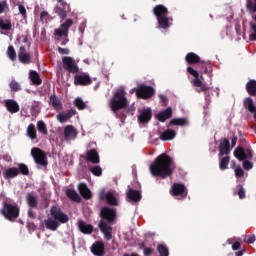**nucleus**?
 Returning a JSON list of instances; mask_svg holds the SVG:
<instances>
[{"label": "nucleus", "mask_w": 256, "mask_h": 256, "mask_svg": "<svg viewBox=\"0 0 256 256\" xmlns=\"http://www.w3.org/2000/svg\"><path fill=\"white\" fill-rule=\"evenodd\" d=\"M150 173L154 177H162V179L169 177L173 173V160L167 154L159 155L150 165Z\"/></svg>", "instance_id": "f257e3e1"}, {"label": "nucleus", "mask_w": 256, "mask_h": 256, "mask_svg": "<svg viewBox=\"0 0 256 256\" xmlns=\"http://www.w3.org/2000/svg\"><path fill=\"white\" fill-rule=\"evenodd\" d=\"M69 221V217L65 213L61 211V209L57 206H54L50 210V215L48 219L44 221L46 229H50V231H57V227H59V223H67Z\"/></svg>", "instance_id": "f03ea898"}, {"label": "nucleus", "mask_w": 256, "mask_h": 256, "mask_svg": "<svg viewBox=\"0 0 256 256\" xmlns=\"http://www.w3.org/2000/svg\"><path fill=\"white\" fill-rule=\"evenodd\" d=\"M126 95L127 92H125L124 87H120L118 90H116L110 100V109H112L114 112L120 111V109H125L129 103Z\"/></svg>", "instance_id": "7ed1b4c3"}, {"label": "nucleus", "mask_w": 256, "mask_h": 256, "mask_svg": "<svg viewBox=\"0 0 256 256\" xmlns=\"http://www.w3.org/2000/svg\"><path fill=\"white\" fill-rule=\"evenodd\" d=\"M73 25V20L67 19L64 23L60 25L59 28L54 30V37H56V41L59 43L61 39H65L61 42V45H67V37H69V29Z\"/></svg>", "instance_id": "20e7f679"}, {"label": "nucleus", "mask_w": 256, "mask_h": 256, "mask_svg": "<svg viewBox=\"0 0 256 256\" xmlns=\"http://www.w3.org/2000/svg\"><path fill=\"white\" fill-rule=\"evenodd\" d=\"M167 9L163 5H157L154 8V14L157 16L159 26L162 29L169 27V18H167Z\"/></svg>", "instance_id": "39448f33"}, {"label": "nucleus", "mask_w": 256, "mask_h": 256, "mask_svg": "<svg viewBox=\"0 0 256 256\" xmlns=\"http://www.w3.org/2000/svg\"><path fill=\"white\" fill-rule=\"evenodd\" d=\"M2 213L6 219L13 221V219H17V217H19V207L9 202H5Z\"/></svg>", "instance_id": "423d86ee"}, {"label": "nucleus", "mask_w": 256, "mask_h": 256, "mask_svg": "<svg viewBox=\"0 0 256 256\" xmlns=\"http://www.w3.org/2000/svg\"><path fill=\"white\" fill-rule=\"evenodd\" d=\"M187 71L192 75V77H194V80L192 81V85L194 87H199V91H207L209 89L205 84H203V76H199V72L192 67H188Z\"/></svg>", "instance_id": "0eeeda50"}, {"label": "nucleus", "mask_w": 256, "mask_h": 256, "mask_svg": "<svg viewBox=\"0 0 256 256\" xmlns=\"http://www.w3.org/2000/svg\"><path fill=\"white\" fill-rule=\"evenodd\" d=\"M31 155L37 165H42L43 167L47 165V156L45 155V152H43L41 149L32 148Z\"/></svg>", "instance_id": "6e6552de"}, {"label": "nucleus", "mask_w": 256, "mask_h": 256, "mask_svg": "<svg viewBox=\"0 0 256 256\" xmlns=\"http://www.w3.org/2000/svg\"><path fill=\"white\" fill-rule=\"evenodd\" d=\"M155 93V90L149 86H139L136 90V96L139 99H150V97H153V94Z\"/></svg>", "instance_id": "1a4fd4ad"}, {"label": "nucleus", "mask_w": 256, "mask_h": 256, "mask_svg": "<svg viewBox=\"0 0 256 256\" xmlns=\"http://www.w3.org/2000/svg\"><path fill=\"white\" fill-rule=\"evenodd\" d=\"M234 157L238 161H245V159H251L253 157V152L249 149L245 150L242 147H238L234 150Z\"/></svg>", "instance_id": "9d476101"}, {"label": "nucleus", "mask_w": 256, "mask_h": 256, "mask_svg": "<svg viewBox=\"0 0 256 256\" xmlns=\"http://www.w3.org/2000/svg\"><path fill=\"white\" fill-rule=\"evenodd\" d=\"M62 63L65 67V69H67V71H69L70 73H78L79 72V67H77V63H75V60H73V58L66 56L62 58Z\"/></svg>", "instance_id": "9b49d317"}, {"label": "nucleus", "mask_w": 256, "mask_h": 256, "mask_svg": "<svg viewBox=\"0 0 256 256\" xmlns=\"http://www.w3.org/2000/svg\"><path fill=\"white\" fill-rule=\"evenodd\" d=\"M100 198L105 199L108 205L117 206L119 201L117 200V194L113 192H106L104 190L100 191Z\"/></svg>", "instance_id": "f8f14e48"}, {"label": "nucleus", "mask_w": 256, "mask_h": 256, "mask_svg": "<svg viewBox=\"0 0 256 256\" xmlns=\"http://www.w3.org/2000/svg\"><path fill=\"white\" fill-rule=\"evenodd\" d=\"M78 134L79 132H77V128L73 125H66L64 127V138L66 141H73L77 139Z\"/></svg>", "instance_id": "ddd939ff"}, {"label": "nucleus", "mask_w": 256, "mask_h": 256, "mask_svg": "<svg viewBox=\"0 0 256 256\" xmlns=\"http://www.w3.org/2000/svg\"><path fill=\"white\" fill-rule=\"evenodd\" d=\"M75 85H91V76L86 73L78 74L74 77Z\"/></svg>", "instance_id": "4468645a"}, {"label": "nucleus", "mask_w": 256, "mask_h": 256, "mask_svg": "<svg viewBox=\"0 0 256 256\" xmlns=\"http://www.w3.org/2000/svg\"><path fill=\"white\" fill-rule=\"evenodd\" d=\"M57 1L63 8H61V6H57L55 8V13H57V15H59L60 18L65 19L67 17V11H70L69 4L65 3L63 0Z\"/></svg>", "instance_id": "2eb2a0df"}, {"label": "nucleus", "mask_w": 256, "mask_h": 256, "mask_svg": "<svg viewBox=\"0 0 256 256\" xmlns=\"http://www.w3.org/2000/svg\"><path fill=\"white\" fill-rule=\"evenodd\" d=\"M18 59L20 63H24L26 65H29V63H31V55H29L25 46L20 47L18 52Z\"/></svg>", "instance_id": "dca6fc26"}, {"label": "nucleus", "mask_w": 256, "mask_h": 256, "mask_svg": "<svg viewBox=\"0 0 256 256\" xmlns=\"http://www.w3.org/2000/svg\"><path fill=\"white\" fill-rule=\"evenodd\" d=\"M99 227L101 232L104 235V238L107 239V241H110L113 233V228L109 226L107 223H105V221H101L99 223Z\"/></svg>", "instance_id": "f3484780"}, {"label": "nucleus", "mask_w": 256, "mask_h": 256, "mask_svg": "<svg viewBox=\"0 0 256 256\" xmlns=\"http://www.w3.org/2000/svg\"><path fill=\"white\" fill-rule=\"evenodd\" d=\"M91 251L93 255L103 256L105 254V244L101 241H97L92 245Z\"/></svg>", "instance_id": "a211bd4d"}, {"label": "nucleus", "mask_w": 256, "mask_h": 256, "mask_svg": "<svg viewBox=\"0 0 256 256\" xmlns=\"http://www.w3.org/2000/svg\"><path fill=\"white\" fill-rule=\"evenodd\" d=\"M115 215V210L109 207H105L101 210V217L109 222L115 221Z\"/></svg>", "instance_id": "6ab92c4d"}, {"label": "nucleus", "mask_w": 256, "mask_h": 256, "mask_svg": "<svg viewBox=\"0 0 256 256\" xmlns=\"http://www.w3.org/2000/svg\"><path fill=\"white\" fill-rule=\"evenodd\" d=\"M172 195L176 197H187V191H185V185L183 184H174L172 186Z\"/></svg>", "instance_id": "aec40b11"}, {"label": "nucleus", "mask_w": 256, "mask_h": 256, "mask_svg": "<svg viewBox=\"0 0 256 256\" xmlns=\"http://www.w3.org/2000/svg\"><path fill=\"white\" fill-rule=\"evenodd\" d=\"M152 116L153 114L151 112V108H145L140 112L138 121H140V123H149V121H151Z\"/></svg>", "instance_id": "412c9836"}, {"label": "nucleus", "mask_w": 256, "mask_h": 256, "mask_svg": "<svg viewBox=\"0 0 256 256\" xmlns=\"http://www.w3.org/2000/svg\"><path fill=\"white\" fill-rule=\"evenodd\" d=\"M73 115H75V110H68L66 112H60L57 115V120L59 121V123H67V121H69V119H71V117H73Z\"/></svg>", "instance_id": "4be33fe9"}, {"label": "nucleus", "mask_w": 256, "mask_h": 256, "mask_svg": "<svg viewBox=\"0 0 256 256\" xmlns=\"http://www.w3.org/2000/svg\"><path fill=\"white\" fill-rule=\"evenodd\" d=\"M5 107L9 113H19V104L15 100H5Z\"/></svg>", "instance_id": "5701e85b"}, {"label": "nucleus", "mask_w": 256, "mask_h": 256, "mask_svg": "<svg viewBox=\"0 0 256 256\" xmlns=\"http://www.w3.org/2000/svg\"><path fill=\"white\" fill-rule=\"evenodd\" d=\"M176 136H177V132L171 129L165 130L164 132L160 133L161 141H172V139Z\"/></svg>", "instance_id": "b1692460"}, {"label": "nucleus", "mask_w": 256, "mask_h": 256, "mask_svg": "<svg viewBox=\"0 0 256 256\" xmlns=\"http://www.w3.org/2000/svg\"><path fill=\"white\" fill-rule=\"evenodd\" d=\"M78 190L80 195H82L84 199H91V190H89V188L87 187V184L80 183L78 185Z\"/></svg>", "instance_id": "393cba45"}, {"label": "nucleus", "mask_w": 256, "mask_h": 256, "mask_svg": "<svg viewBox=\"0 0 256 256\" xmlns=\"http://www.w3.org/2000/svg\"><path fill=\"white\" fill-rule=\"evenodd\" d=\"M229 147H230L229 140L227 139L221 140L220 147H219L220 156L229 155V153H231V149Z\"/></svg>", "instance_id": "a878e982"}, {"label": "nucleus", "mask_w": 256, "mask_h": 256, "mask_svg": "<svg viewBox=\"0 0 256 256\" xmlns=\"http://www.w3.org/2000/svg\"><path fill=\"white\" fill-rule=\"evenodd\" d=\"M172 115H173V109H171L169 107L165 111H162V112L158 113L157 119H158V121H161L162 123H165V121H167V119H170V117Z\"/></svg>", "instance_id": "bb28decb"}, {"label": "nucleus", "mask_w": 256, "mask_h": 256, "mask_svg": "<svg viewBox=\"0 0 256 256\" xmlns=\"http://www.w3.org/2000/svg\"><path fill=\"white\" fill-rule=\"evenodd\" d=\"M17 175H19V169L15 167L8 168L3 173L4 179H15Z\"/></svg>", "instance_id": "cd10ccee"}, {"label": "nucleus", "mask_w": 256, "mask_h": 256, "mask_svg": "<svg viewBox=\"0 0 256 256\" xmlns=\"http://www.w3.org/2000/svg\"><path fill=\"white\" fill-rule=\"evenodd\" d=\"M86 159L87 161H90V163H94L97 164L99 163L100 159H99V153H97L95 151V149H92L90 151L87 152L86 154Z\"/></svg>", "instance_id": "c85d7f7f"}, {"label": "nucleus", "mask_w": 256, "mask_h": 256, "mask_svg": "<svg viewBox=\"0 0 256 256\" xmlns=\"http://www.w3.org/2000/svg\"><path fill=\"white\" fill-rule=\"evenodd\" d=\"M126 195L130 199V201H141V193L137 190L128 189Z\"/></svg>", "instance_id": "c756f323"}, {"label": "nucleus", "mask_w": 256, "mask_h": 256, "mask_svg": "<svg viewBox=\"0 0 256 256\" xmlns=\"http://www.w3.org/2000/svg\"><path fill=\"white\" fill-rule=\"evenodd\" d=\"M78 227L82 233H86V234L93 233V226H91V224H87V222L79 221Z\"/></svg>", "instance_id": "7c9ffc66"}, {"label": "nucleus", "mask_w": 256, "mask_h": 256, "mask_svg": "<svg viewBox=\"0 0 256 256\" xmlns=\"http://www.w3.org/2000/svg\"><path fill=\"white\" fill-rule=\"evenodd\" d=\"M29 79L33 83V85H41V77H39V73L37 71L31 70L29 72Z\"/></svg>", "instance_id": "2f4dec72"}, {"label": "nucleus", "mask_w": 256, "mask_h": 256, "mask_svg": "<svg viewBox=\"0 0 256 256\" xmlns=\"http://www.w3.org/2000/svg\"><path fill=\"white\" fill-rule=\"evenodd\" d=\"M11 20L0 17V31H11Z\"/></svg>", "instance_id": "473e14b6"}, {"label": "nucleus", "mask_w": 256, "mask_h": 256, "mask_svg": "<svg viewBox=\"0 0 256 256\" xmlns=\"http://www.w3.org/2000/svg\"><path fill=\"white\" fill-rule=\"evenodd\" d=\"M50 105L54 107L56 110L63 109V104L61 103V100L57 96H51L50 97Z\"/></svg>", "instance_id": "72a5a7b5"}, {"label": "nucleus", "mask_w": 256, "mask_h": 256, "mask_svg": "<svg viewBox=\"0 0 256 256\" xmlns=\"http://www.w3.org/2000/svg\"><path fill=\"white\" fill-rule=\"evenodd\" d=\"M28 137L30 139L35 140L37 139V130L35 129V125L34 124H30L28 127H27V131H26Z\"/></svg>", "instance_id": "f704fd0d"}, {"label": "nucleus", "mask_w": 256, "mask_h": 256, "mask_svg": "<svg viewBox=\"0 0 256 256\" xmlns=\"http://www.w3.org/2000/svg\"><path fill=\"white\" fill-rule=\"evenodd\" d=\"M244 107L248 110V111H250V113H256L255 112V110H256V108H255V104L253 103V99H251V98H246L245 100H244Z\"/></svg>", "instance_id": "c9c22d12"}, {"label": "nucleus", "mask_w": 256, "mask_h": 256, "mask_svg": "<svg viewBox=\"0 0 256 256\" xmlns=\"http://www.w3.org/2000/svg\"><path fill=\"white\" fill-rule=\"evenodd\" d=\"M246 91L249 93V95H256V81L251 80L246 85Z\"/></svg>", "instance_id": "e433bc0d"}, {"label": "nucleus", "mask_w": 256, "mask_h": 256, "mask_svg": "<svg viewBox=\"0 0 256 256\" xmlns=\"http://www.w3.org/2000/svg\"><path fill=\"white\" fill-rule=\"evenodd\" d=\"M66 195L72 201H77V202L81 201V197H79V194H77V192L75 190H71V189L67 190Z\"/></svg>", "instance_id": "4c0bfd02"}, {"label": "nucleus", "mask_w": 256, "mask_h": 256, "mask_svg": "<svg viewBox=\"0 0 256 256\" xmlns=\"http://www.w3.org/2000/svg\"><path fill=\"white\" fill-rule=\"evenodd\" d=\"M186 61H187V63H199V61H201V59L199 58V56L197 54L191 52L186 56Z\"/></svg>", "instance_id": "58836bf2"}, {"label": "nucleus", "mask_w": 256, "mask_h": 256, "mask_svg": "<svg viewBox=\"0 0 256 256\" xmlns=\"http://www.w3.org/2000/svg\"><path fill=\"white\" fill-rule=\"evenodd\" d=\"M37 129L39 133H42V135H47V125L43 121L37 122Z\"/></svg>", "instance_id": "ea45409f"}, {"label": "nucleus", "mask_w": 256, "mask_h": 256, "mask_svg": "<svg viewBox=\"0 0 256 256\" xmlns=\"http://www.w3.org/2000/svg\"><path fill=\"white\" fill-rule=\"evenodd\" d=\"M27 203L29 207H37V197H35L33 194H28Z\"/></svg>", "instance_id": "a19ab883"}, {"label": "nucleus", "mask_w": 256, "mask_h": 256, "mask_svg": "<svg viewBox=\"0 0 256 256\" xmlns=\"http://www.w3.org/2000/svg\"><path fill=\"white\" fill-rule=\"evenodd\" d=\"M170 125H179V126L187 125V119L174 118L170 121Z\"/></svg>", "instance_id": "79ce46f5"}, {"label": "nucleus", "mask_w": 256, "mask_h": 256, "mask_svg": "<svg viewBox=\"0 0 256 256\" xmlns=\"http://www.w3.org/2000/svg\"><path fill=\"white\" fill-rule=\"evenodd\" d=\"M7 55L11 61H15V59H17V52H15V48H13V46L8 47Z\"/></svg>", "instance_id": "37998d69"}, {"label": "nucleus", "mask_w": 256, "mask_h": 256, "mask_svg": "<svg viewBox=\"0 0 256 256\" xmlns=\"http://www.w3.org/2000/svg\"><path fill=\"white\" fill-rule=\"evenodd\" d=\"M74 105L77 107V109H80V111L87 107V104H85V102H83L81 98H76L74 101Z\"/></svg>", "instance_id": "c03bdc74"}, {"label": "nucleus", "mask_w": 256, "mask_h": 256, "mask_svg": "<svg viewBox=\"0 0 256 256\" xmlns=\"http://www.w3.org/2000/svg\"><path fill=\"white\" fill-rule=\"evenodd\" d=\"M158 252L160 256H169V249L165 245H158Z\"/></svg>", "instance_id": "a18cd8bd"}, {"label": "nucleus", "mask_w": 256, "mask_h": 256, "mask_svg": "<svg viewBox=\"0 0 256 256\" xmlns=\"http://www.w3.org/2000/svg\"><path fill=\"white\" fill-rule=\"evenodd\" d=\"M90 171L96 177H101V175L103 174V170L101 169L100 166H93Z\"/></svg>", "instance_id": "49530a36"}, {"label": "nucleus", "mask_w": 256, "mask_h": 256, "mask_svg": "<svg viewBox=\"0 0 256 256\" xmlns=\"http://www.w3.org/2000/svg\"><path fill=\"white\" fill-rule=\"evenodd\" d=\"M251 31L252 33L250 34V41H256V24L255 22L250 23Z\"/></svg>", "instance_id": "de8ad7c7"}, {"label": "nucleus", "mask_w": 256, "mask_h": 256, "mask_svg": "<svg viewBox=\"0 0 256 256\" xmlns=\"http://www.w3.org/2000/svg\"><path fill=\"white\" fill-rule=\"evenodd\" d=\"M229 165V156H226L220 160V169L225 170Z\"/></svg>", "instance_id": "09e8293b"}, {"label": "nucleus", "mask_w": 256, "mask_h": 256, "mask_svg": "<svg viewBox=\"0 0 256 256\" xmlns=\"http://www.w3.org/2000/svg\"><path fill=\"white\" fill-rule=\"evenodd\" d=\"M17 169L18 173H22V175H29V168L24 164H19Z\"/></svg>", "instance_id": "8fccbe9b"}, {"label": "nucleus", "mask_w": 256, "mask_h": 256, "mask_svg": "<svg viewBox=\"0 0 256 256\" xmlns=\"http://www.w3.org/2000/svg\"><path fill=\"white\" fill-rule=\"evenodd\" d=\"M10 89L12 91H21V85L17 81L12 80L10 82Z\"/></svg>", "instance_id": "3c124183"}, {"label": "nucleus", "mask_w": 256, "mask_h": 256, "mask_svg": "<svg viewBox=\"0 0 256 256\" xmlns=\"http://www.w3.org/2000/svg\"><path fill=\"white\" fill-rule=\"evenodd\" d=\"M234 173H235V177H237V178L243 177V175H245L243 168L240 166L234 167Z\"/></svg>", "instance_id": "603ef678"}, {"label": "nucleus", "mask_w": 256, "mask_h": 256, "mask_svg": "<svg viewBox=\"0 0 256 256\" xmlns=\"http://www.w3.org/2000/svg\"><path fill=\"white\" fill-rule=\"evenodd\" d=\"M9 9V5H7V1H0V15L5 13Z\"/></svg>", "instance_id": "864d4df0"}, {"label": "nucleus", "mask_w": 256, "mask_h": 256, "mask_svg": "<svg viewBox=\"0 0 256 256\" xmlns=\"http://www.w3.org/2000/svg\"><path fill=\"white\" fill-rule=\"evenodd\" d=\"M243 167L246 171H249V169H253V163L249 160H246L243 162Z\"/></svg>", "instance_id": "5fc2aeb1"}, {"label": "nucleus", "mask_w": 256, "mask_h": 256, "mask_svg": "<svg viewBox=\"0 0 256 256\" xmlns=\"http://www.w3.org/2000/svg\"><path fill=\"white\" fill-rule=\"evenodd\" d=\"M247 8L252 11L253 13H256V0L255 3L253 4L251 1L247 2Z\"/></svg>", "instance_id": "6e6d98bb"}, {"label": "nucleus", "mask_w": 256, "mask_h": 256, "mask_svg": "<svg viewBox=\"0 0 256 256\" xmlns=\"http://www.w3.org/2000/svg\"><path fill=\"white\" fill-rule=\"evenodd\" d=\"M244 243H255V235L245 236Z\"/></svg>", "instance_id": "4d7b16f0"}, {"label": "nucleus", "mask_w": 256, "mask_h": 256, "mask_svg": "<svg viewBox=\"0 0 256 256\" xmlns=\"http://www.w3.org/2000/svg\"><path fill=\"white\" fill-rule=\"evenodd\" d=\"M58 53H60L61 55H69V49L59 47Z\"/></svg>", "instance_id": "13d9d810"}, {"label": "nucleus", "mask_w": 256, "mask_h": 256, "mask_svg": "<svg viewBox=\"0 0 256 256\" xmlns=\"http://www.w3.org/2000/svg\"><path fill=\"white\" fill-rule=\"evenodd\" d=\"M18 9H19V13H21V15H25L27 13V10L25 9V6H23V5H19Z\"/></svg>", "instance_id": "bf43d9fd"}, {"label": "nucleus", "mask_w": 256, "mask_h": 256, "mask_svg": "<svg viewBox=\"0 0 256 256\" xmlns=\"http://www.w3.org/2000/svg\"><path fill=\"white\" fill-rule=\"evenodd\" d=\"M238 195L240 199H245V190L243 188H240L238 191Z\"/></svg>", "instance_id": "052dcab7"}, {"label": "nucleus", "mask_w": 256, "mask_h": 256, "mask_svg": "<svg viewBox=\"0 0 256 256\" xmlns=\"http://www.w3.org/2000/svg\"><path fill=\"white\" fill-rule=\"evenodd\" d=\"M240 247H241V243H239V242H235V243L232 245L233 251H237V249H240Z\"/></svg>", "instance_id": "680f3d73"}, {"label": "nucleus", "mask_w": 256, "mask_h": 256, "mask_svg": "<svg viewBox=\"0 0 256 256\" xmlns=\"http://www.w3.org/2000/svg\"><path fill=\"white\" fill-rule=\"evenodd\" d=\"M159 99L164 105H167V97L165 95H159Z\"/></svg>", "instance_id": "e2e57ef3"}, {"label": "nucleus", "mask_w": 256, "mask_h": 256, "mask_svg": "<svg viewBox=\"0 0 256 256\" xmlns=\"http://www.w3.org/2000/svg\"><path fill=\"white\" fill-rule=\"evenodd\" d=\"M153 253L151 248H144V255L149 256Z\"/></svg>", "instance_id": "0e129e2a"}, {"label": "nucleus", "mask_w": 256, "mask_h": 256, "mask_svg": "<svg viewBox=\"0 0 256 256\" xmlns=\"http://www.w3.org/2000/svg\"><path fill=\"white\" fill-rule=\"evenodd\" d=\"M31 109H32V111H36L38 113V111H39V104L35 103L34 105H32Z\"/></svg>", "instance_id": "69168bd1"}, {"label": "nucleus", "mask_w": 256, "mask_h": 256, "mask_svg": "<svg viewBox=\"0 0 256 256\" xmlns=\"http://www.w3.org/2000/svg\"><path fill=\"white\" fill-rule=\"evenodd\" d=\"M48 15H49V13H47L46 11H43V12H41V14H40V19H46V17H48Z\"/></svg>", "instance_id": "338daca9"}, {"label": "nucleus", "mask_w": 256, "mask_h": 256, "mask_svg": "<svg viewBox=\"0 0 256 256\" xmlns=\"http://www.w3.org/2000/svg\"><path fill=\"white\" fill-rule=\"evenodd\" d=\"M4 161L11 162V157L7 154L4 156Z\"/></svg>", "instance_id": "774afa93"}]
</instances>
